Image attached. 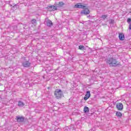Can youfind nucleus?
Listing matches in <instances>:
<instances>
[{
    "label": "nucleus",
    "instance_id": "obj_15",
    "mask_svg": "<svg viewBox=\"0 0 131 131\" xmlns=\"http://www.w3.org/2000/svg\"><path fill=\"white\" fill-rule=\"evenodd\" d=\"M116 116H118V117H122V114H121V112H117L116 113Z\"/></svg>",
    "mask_w": 131,
    "mask_h": 131
},
{
    "label": "nucleus",
    "instance_id": "obj_21",
    "mask_svg": "<svg viewBox=\"0 0 131 131\" xmlns=\"http://www.w3.org/2000/svg\"><path fill=\"white\" fill-rule=\"evenodd\" d=\"M110 24H114V20L110 19Z\"/></svg>",
    "mask_w": 131,
    "mask_h": 131
},
{
    "label": "nucleus",
    "instance_id": "obj_2",
    "mask_svg": "<svg viewBox=\"0 0 131 131\" xmlns=\"http://www.w3.org/2000/svg\"><path fill=\"white\" fill-rule=\"evenodd\" d=\"M54 95L56 99H58V100H60V99H62V98L64 97V94H63L62 90L60 89H56L54 92Z\"/></svg>",
    "mask_w": 131,
    "mask_h": 131
},
{
    "label": "nucleus",
    "instance_id": "obj_23",
    "mask_svg": "<svg viewBox=\"0 0 131 131\" xmlns=\"http://www.w3.org/2000/svg\"><path fill=\"white\" fill-rule=\"evenodd\" d=\"M48 90H50V89H51V88L50 87H48Z\"/></svg>",
    "mask_w": 131,
    "mask_h": 131
},
{
    "label": "nucleus",
    "instance_id": "obj_22",
    "mask_svg": "<svg viewBox=\"0 0 131 131\" xmlns=\"http://www.w3.org/2000/svg\"><path fill=\"white\" fill-rule=\"evenodd\" d=\"M87 17H88V18H89V19H90V18H91V15L88 16Z\"/></svg>",
    "mask_w": 131,
    "mask_h": 131
},
{
    "label": "nucleus",
    "instance_id": "obj_8",
    "mask_svg": "<svg viewBox=\"0 0 131 131\" xmlns=\"http://www.w3.org/2000/svg\"><path fill=\"white\" fill-rule=\"evenodd\" d=\"M16 119L17 122H23V121L25 120V118H24V117L23 116H17Z\"/></svg>",
    "mask_w": 131,
    "mask_h": 131
},
{
    "label": "nucleus",
    "instance_id": "obj_7",
    "mask_svg": "<svg viewBox=\"0 0 131 131\" xmlns=\"http://www.w3.org/2000/svg\"><path fill=\"white\" fill-rule=\"evenodd\" d=\"M116 107L118 110L121 111L123 109V104H122L121 103H118L116 105Z\"/></svg>",
    "mask_w": 131,
    "mask_h": 131
},
{
    "label": "nucleus",
    "instance_id": "obj_10",
    "mask_svg": "<svg viewBox=\"0 0 131 131\" xmlns=\"http://www.w3.org/2000/svg\"><path fill=\"white\" fill-rule=\"evenodd\" d=\"M46 24H47V26H48V27H52V26H53V23L50 19H48L46 21Z\"/></svg>",
    "mask_w": 131,
    "mask_h": 131
},
{
    "label": "nucleus",
    "instance_id": "obj_17",
    "mask_svg": "<svg viewBox=\"0 0 131 131\" xmlns=\"http://www.w3.org/2000/svg\"><path fill=\"white\" fill-rule=\"evenodd\" d=\"M79 50H81V51H83L84 50V46L83 45L79 46Z\"/></svg>",
    "mask_w": 131,
    "mask_h": 131
},
{
    "label": "nucleus",
    "instance_id": "obj_4",
    "mask_svg": "<svg viewBox=\"0 0 131 131\" xmlns=\"http://www.w3.org/2000/svg\"><path fill=\"white\" fill-rule=\"evenodd\" d=\"M86 6L83 5L81 3L77 4L74 6V8H75L76 9H84V8Z\"/></svg>",
    "mask_w": 131,
    "mask_h": 131
},
{
    "label": "nucleus",
    "instance_id": "obj_9",
    "mask_svg": "<svg viewBox=\"0 0 131 131\" xmlns=\"http://www.w3.org/2000/svg\"><path fill=\"white\" fill-rule=\"evenodd\" d=\"M91 97V91H86L85 96L84 97V100L86 101L89 98Z\"/></svg>",
    "mask_w": 131,
    "mask_h": 131
},
{
    "label": "nucleus",
    "instance_id": "obj_20",
    "mask_svg": "<svg viewBox=\"0 0 131 131\" xmlns=\"http://www.w3.org/2000/svg\"><path fill=\"white\" fill-rule=\"evenodd\" d=\"M70 130V128H69V127L67 126L63 128V130Z\"/></svg>",
    "mask_w": 131,
    "mask_h": 131
},
{
    "label": "nucleus",
    "instance_id": "obj_1",
    "mask_svg": "<svg viewBox=\"0 0 131 131\" xmlns=\"http://www.w3.org/2000/svg\"><path fill=\"white\" fill-rule=\"evenodd\" d=\"M106 62L107 65L110 66V67H117V66H119V65H120V62L117 61V60L113 57L107 58L106 59Z\"/></svg>",
    "mask_w": 131,
    "mask_h": 131
},
{
    "label": "nucleus",
    "instance_id": "obj_16",
    "mask_svg": "<svg viewBox=\"0 0 131 131\" xmlns=\"http://www.w3.org/2000/svg\"><path fill=\"white\" fill-rule=\"evenodd\" d=\"M83 111H84V113H88V112H89V107L88 106H85L84 107Z\"/></svg>",
    "mask_w": 131,
    "mask_h": 131
},
{
    "label": "nucleus",
    "instance_id": "obj_18",
    "mask_svg": "<svg viewBox=\"0 0 131 131\" xmlns=\"http://www.w3.org/2000/svg\"><path fill=\"white\" fill-rule=\"evenodd\" d=\"M108 17V15H105V14H103L101 16V18L103 19V20H105V19H106V18H107Z\"/></svg>",
    "mask_w": 131,
    "mask_h": 131
},
{
    "label": "nucleus",
    "instance_id": "obj_14",
    "mask_svg": "<svg viewBox=\"0 0 131 131\" xmlns=\"http://www.w3.org/2000/svg\"><path fill=\"white\" fill-rule=\"evenodd\" d=\"M127 23L129 24L128 29L131 30V18L127 19Z\"/></svg>",
    "mask_w": 131,
    "mask_h": 131
},
{
    "label": "nucleus",
    "instance_id": "obj_13",
    "mask_svg": "<svg viewBox=\"0 0 131 131\" xmlns=\"http://www.w3.org/2000/svg\"><path fill=\"white\" fill-rule=\"evenodd\" d=\"M18 107H24V106H25V103H24L22 101H18Z\"/></svg>",
    "mask_w": 131,
    "mask_h": 131
},
{
    "label": "nucleus",
    "instance_id": "obj_11",
    "mask_svg": "<svg viewBox=\"0 0 131 131\" xmlns=\"http://www.w3.org/2000/svg\"><path fill=\"white\" fill-rule=\"evenodd\" d=\"M119 38L120 40H124V34H123V33H120L119 34Z\"/></svg>",
    "mask_w": 131,
    "mask_h": 131
},
{
    "label": "nucleus",
    "instance_id": "obj_5",
    "mask_svg": "<svg viewBox=\"0 0 131 131\" xmlns=\"http://www.w3.org/2000/svg\"><path fill=\"white\" fill-rule=\"evenodd\" d=\"M91 13V11H90V10L88 8H85L84 9H83L81 11V14L82 15L83 14L84 15H88V14H90Z\"/></svg>",
    "mask_w": 131,
    "mask_h": 131
},
{
    "label": "nucleus",
    "instance_id": "obj_3",
    "mask_svg": "<svg viewBox=\"0 0 131 131\" xmlns=\"http://www.w3.org/2000/svg\"><path fill=\"white\" fill-rule=\"evenodd\" d=\"M47 9L49 11V12H55V11H57V10H58L57 6H55L54 5H49L47 7Z\"/></svg>",
    "mask_w": 131,
    "mask_h": 131
},
{
    "label": "nucleus",
    "instance_id": "obj_12",
    "mask_svg": "<svg viewBox=\"0 0 131 131\" xmlns=\"http://www.w3.org/2000/svg\"><path fill=\"white\" fill-rule=\"evenodd\" d=\"M65 5L62 2H59L58 4H57V8H62Z\"/></svg>",
    "mask_w": 131,
    "mask_h": 131
},
{
    "label": "nucleus",
    "instance_id": "obj_19",
    "mask_svg": "<svg viewBox=\"0 0 131 131\" xmlns=\"http://www.w3.org/2000/svg\"><path fill=\"white\" fill-rule=\"evenodd\" d=\"M31 23L32 24H36V19H32Z\"/></svg>",
    "mask_w": 131,
    "mask_h": 131
},
{
    "label": "nucleus",
    "instance_id": "obj_6",
    "mask_svg": "<svg viewBox=\"0 0 131 131\" xmlns=\"http://www.w3.org/2000/svg\"><path fill=\"white\" fill-rule=\"evenodd\" d=\"M23 66H24V67H26V68H28L30 67V65L31 64V63L28 61H24L22 63Z\"/></svg>",
    "mask_w": 131,
    "mask_h": 131
}]
</instances>
